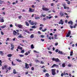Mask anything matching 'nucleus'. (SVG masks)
<instances>
[{"instance_id":"f257e3e1","label":"nucleus","mask_w":77,"mask_h":77,"mask_svg":"<svg viewBox=\"0 0 77 77\" xmlns=\"http://www.w3.org/2000/svg\"><path fill=\"white\" fill-rule=\"evenodd\" d=\"M51 70L52 71V74L53 75H55V74H56V69H52Z\"/></svg>"},{"instance_id":"f03ea898","label":"nucleus","mask_w":77,"mask_h":77,"mask_svg":"<svg viewBox=\"0 0 77 77\" xmlns=\"http://www.w3.org/2000/svg\"><path fill=\"white\" fill-rule=\"evenodd\" d=\"M52 60H53V61H55L56 62H59V59H58V58H53L52 59Z\"/></svg>"},{"instance_id":"7ed1b4c3","label":"nucleus","mask_w":77,"mask_h":77,"mask_svg":"<svg viewBox=\"0 0 77 77\" xmlns=\"http://www.w3.org/2000/svg\"><path fill=\"white\" fill-rule=\"evenodd\" d=\"M62 5L63 6L64 8L65 9H69V7L66 6V4H65V3L63 4H62Z\"/></svg>"},{"instance_id":"20e7f679","label":"nucleus","mask_w":77,"mask_h":77,"mask_svg":"<svg viewBox=\"0 0 77 77\" xmlns=\"http://www.w3.org/2000/svg\"><path fill=\"white\" fill-rule=\"evenodd\" d=\"M32 22V20H30L28 21V22L30 24V25H31V26H33L34 25H35V23H34V22Z\"/></svg>"},{"instance_id":"39448f33","label":"nucleus","mask_w":77,"mask_h":77,"mask_svg":"<svg viewBox=\"0 0 77 77\" xmlns=\"http://www.w3.org/2000/svg\"><path fill=\"white\" fill-rule=\"evenodd\" d=\"M45 7H44L42 8V10L43 11H48L49 10H50V9L48 8H44Z\"/></svg>"},{"instance_id":"423d86ee","label":"nucleus","mask_w":77,"mask_h":77,"mask_svg":"<svg viewBox=\"0 0 77 77\" xmlns=\"http://www.w3.org/2000/svg\"><path fill=\"white\" fill-rule=\"evenodd\" d=\"M29 12H35V9H32V8H30L29 9Z\"/></svg>"},{"instance_id":"0eeeda50","label":"nucleus","mask_w":77,"mask_h":77,"mask_svg":"<svg viewBox=\"0 0 77 77\" xmlns=\"http://www.w3.org/2000/svg\"><path fill=\"white\" fill-rule=\"evenodd\" d=\"M25 64V68L27 69H28V68H29V65L27 64V63H26Z\"/></svg>"},{"instance_id":"6e6552de","label":"nucleus","mask_w":77,"mask_h":77,"mask_svg":"<svg viewBox=\"0 0 77 77\" xmlns=\"http://www.w3.org/2000/svg\"><path fill=\"white\" fill-rule=\"evenodd\" d=\"M59 24H62V25H63V21L62 20V19L60 20V21L59 22Z\"/></svg>"},{"instance_id":"1a4fd4ad","label":"nucleus","mask_w":77,"mask_h":77,"mask_svg":"<svg viewBox=\"0 0 77 77\" xmlns=\"http://www.w3.org/2000/svg\"><path fill=\"white\" fill-rule=\"evenodd\" d=\"M17 26L19 29H22L23 28V25H21L18 24L17 25Z\"/></svg>"},{"instance_id":"9d476101","label":"nucleus","mask_w":77,"mask_h":77,"mask_svg":"<svg viewBox=\"0 0 77 77\" xmlns=\"http://www.w3.org/2000/svg\"><path fill=\"white\" fill-rule=\"evenodd\" d=\"M70 35H71V30H69L68 32V33L66 35V37H69V36H70Z\"/></svg>"},{"instance_id":"9b49d317","label":"nucleus","mask_w":77,"mask_h":77,"mask_svg":"<svg viewBox=\"0 0 77 77\" xmlns=\"http://www.w3.org/2000/svg\"><path fill=\"white\" fill-rule=\"evenodd\" d=\"M4 21H5L3 18H2L0 17V22H1V23H3Z\"/></svg>"},{"instance_id":"f8f14e48","label":"nucleus","mask_w":77,"mask_h":77,"mask_svg":"<svg viewBox=\"0 0 77 77\" xmlns=\"http://www.w3.org/2000/svg\"><path fill=\"white\" fill-rule=\"evenodd\" d=\"M11 50H13L14 48V45L12 44H11Z\"/></svg>"},{"instance_id":"ddd939ff","label":"nucleus","mask_w":77,"mask_h":77,"mask_svg":"<svg viewBox=\"0 0 77 77\" xmlns=\"http://www.w3.org/2000/svg\"><path fill=\"white\" fill-rule=\"evenodd\" d=\"M0 54L2 56H4V53L3 52V51H0Z\"/></svg>"},{"instance_id":"4468645a","label":"nucleus","mask_w":77,"mask_h":77,"mask_svg":"<svg viewBox=\"0 0 77 77\" xmlns=\"http://www.w3.org/2000/svg\"><path fill=\"white\" fill-rule=\"evenodd\" d=\"M68 24H70L72 26V25L73 24V22H72V21L70 20L69 21V22H68Z\"/></svg>"},{"instance_id":"2eb2a0df","label":"nucleus","mask_w":77,"mask_h":77,"mask_svg":"<svg viewBox=\"0 0 77 77\" xmlns=\"http://www.w3.org/2000/svg\"><path fill=\"white\" fill-rule=\"evenodd\" d=\"M55 66H57V67H58V66H59L56 64H54L51 66V68H54V67Z\"/></svg>"},{"instance_id":"dca6fc26","label":"nucleus","mask_w":77,"mask_h":77,"mask_svg":"<svg viewBox=\"0 0 77 77\" xmlns=\"http://www.w3.org/2000/svg\"><path fill=\"white\" fill-rule=\"evenodd\" d=\"M58 53H59V54H63V52H62V51H58Z\"/></svg>"},{"instance_id":"f3484780","label":"nucleus","mask_w":77,"mask_h":77,"mask_svg":"<svg viewBox=\"0 0 77 77\" xmlns=\"http://www.w3.org/2000/svg\"><path fill=\"white\" fill-rule=\"evenodd\" d=\"M17 32L15 30L13 31V34L14 35H16V34H17Z\"/></svg>"},{"instance_id":"a211bd4d","label":"nucleus","mask_w":77,"mask_h":77,"mask_svg":"<svg viewBox=\"0 0 77 77\" xmlns=\"http://www.w3.org/2000/svg\"><path fill=\"white\" fill-rule=\"evenodd\" d=\"M25 24L26 26H29V23L27 22H25Z\"/></svg>"},{"instance_id":"6ab92c4d","label":"nucleus","mask_w":77,"mask_h":77,"mask_svg":"<svg viewBox=\"0 0 77 77\" xmlns=\"http://www.w3.org/2000/svg\"><path fill=\"white\" fill-rule=\"evenodd\" d=\"M18 38H23V36L22 35V34H20V35H19Z\"/></svg>"},{"instance_id":"aec40b11","label":"nucleus","mask_w":77,"mask_h":77,"mask_svg":"<svg viewBox=\"0 0 77 77\" xmlns=\"http://www.w3.org/2000/svg\"><path fill=\"white\" fill-rule=\"evenodd\" d=\"M0 27L1 28H2V29H4V28H5V27H6V26L4 25V26H1Z\"/></svg>"},{"instance_id":"412c9836","label":"nucleus","mask_w":77,"mask_h":77,"mask_svg":"<svg viewBox=\"0 0 77 77\" xmlns=\"http://www.w3.org/2000/svg\"><path fill=\"white\" fill-rule=\"evenodd\" d=\"M60 15L61 16V17H63V15H64L63 13H62V12H60Z\"/></svg>"},{"instance_id":"4be33fe9","label":"nucleus","mask_w":77,"mask_h":77,"mask_svg":"<svg viewBox=\"0 0 77 77\" xmlns=\"http://www.w3.org/2000/svg\"><path fill=\"white\" fill-rule=\"evenodd\" d=\"M12 55L11 54H8V55L7 56L8 57H12Z\"/></svg>"},{"instance_id":"5701e85b","label":"nucleus","mask_w":77,"mask_h":77,"mask_svg":"<svg viewBox=\"0 0 77 77\" xmlns=\"http://www.w3.org/2000/svg\"><path fill=\"white\" fill-rule=\"evenodd\" d=\"M45 76H47V77H48L49 76H50V75H49V74L48 73H46L45 74Z\"/></svg>"},{"instance_id":"b1692460","label":"nucleus","mask_w":77,"mask_h":77,"mask_svg":"<svg viewBox=\"0 0 77 77\" xmlns=\"http://www.w3.org/2000/svg\"><path fill=\"white\" fill-rule=\"evenodd\" d=\"M73 55V51H71L70 53V56H72Z\"/></svg>"},{"instance_id":"393cba45","label":"nucleus","mask_w":77,"mask_h":77,"mask_svg":"<svg viewBox=\"0 0 77 77\" xmlns=\"http://www.w3.org/2000/svg\"><path fill=\"white\" fill-rule=\"evenodd\" d=\"M31 47L32 49L34 48V46H33V44L31 46Z\"/></svg>"},{"instance_id":"a878e982","label":"nucleus","mask_w":77,"mask_h":77,"mask_svg":"<svg viewBox=\"0 0 77 77\" xmlns=\"http://www.w3.org/2000/svg\"><path fill=\"white\" fill-rule=\"evenodd\" d=\"M35 20H38V19H40V17H35Z\"/></svg>"},{"instance_id":"bb28decb","label":"nucleus","mask_w":77,"mask_h":77,"mask_svg":"<svg viewBox=\"0 0 77 77\" xmlns=\"http://www.w3.org/2000/svg\"><path fill=\"white\" fill-rule=\"evenodd\" d=\"M32 29H36V26L34 25L33 26H32Z\"/></svg>"},{"instance_id":"cd10ccee","label":"nucleus","mask_w":77,"mask_h":77,"mask_svg":"<svg viewBox=\"0 0 77 77\" xmlns=\"http://www.w3.org/2000/svg\"><path fill=\"white\" fill-rule=\"evenodd\" d=\"M63 67H65V63H64L62 64Z\"/></svg>"},{"instance_id":"c85d7f7f","label":"nucleus","mask_w":77,"mask_h":77,"mask_svg":"<svg viewBox=\"0 0 77 77\" xmlns=\"http://www.w3.org/2000/svg\"><path fill=\"white\" fill-rule=\"evenodd\" d=\"M31 38H34V35L33 34H32L30 36Z\"/></svg>"},{"instance_id":"c756f323","label":"nucleus","mask_w":77,"mask_h":77,"mask_svg":"<svg viewBox=\"0 0 77 77\" xmlns=\"http://www.w3.org/2000/svg\"><path fill=\"white\" fill-rule=\"evenodd\" d=\"M16 60L19 62H21V60H19V59H16Z\"/></svg>"},{"instance_id":"7c9ffc66","label":"nucleus","mask_w":77,"mask_h":77,"mask_svg":"<svg viewBox=\"0 0 77 77\" xmlns=\"http://www.w3.org/2000/svg\"><path fill=\"white\" fill-rule=\"evenodd\" d=\"M12 65H13V66H15L16 65V64H14V62L13 61L12 62Z\"/></svg>"},{"instance_id":"2f4dec72","label":"nucleus","mask_w":77,"mask_h":77,"mask_svg":"<svg viewBox=\"0 0 77 77\" xmlns=\"http://www.w3.org/2000/svg\"><path fill=\"white\" fill-rule=\"evenodd\" d=\"M15 69H14V71L13 72L14 74H16L17 72H16V71H15Z\"/></svg>"},{"instance_id":"473e14b6","label":"nucleus","mask_w":77,"mask_h":77,"mask_svg":"<svg viewBox=\"0 0 77 77\" xmlns=\"http://www.w3.org/2000/svg\"><path fill=\"white\" fill-rule=\"evenodd\" d=\"M4 68H5V69H7V65H5L4 66Z\"/></svg>"},{"instance_id":"72a5a7b5","label":"nucleus","mask_w":77,"mask_h":77,"mask_svg":"<svg viewBox=\"0 0 77 77\" xmlns=\"http://www.w3.org/2000/svg\"><path fill=\"white\" fill-rule=\"evenodd\" d=\"M47 30V29L45 28L44 29V30H42V32H45V31H46Z\"/></svg>"},{"instance_id":"f704fd0d","label":"nucleus","mask_w":77,"mask_h":77,"mask_svg":"<svg viewBox=\"0 0 77 77\" xmlns=\"http://www.w3.org/2000/svg\"><path fill=\"white\" fill-rule=\"evenodd\" d=\"M20 53H24V50H22Z\"/></svg>"},{"instance_id":"c9c22d12","label":"nucleus","mask_w":77,"mask_h":77,"mask_svg":"<svg viewBox=\"0 0 77 77\" xmlns=\"http://www.w3.org/2000/svg\"><path fill=\"white\" fill-rule=\"evenodd\" d=\"M40 36H41V38H44V37H45L44 35H40Z\"/></svg>"},{"instance_id":"e433bc0d","label":"nucleus","mask_w":77,"mask_h":77,"mask_svg":"<svg viewBox=\"0 0 77 77\" xmlns=\"http://www.w3.org/2000/svg\"><path fill=\"white\" fill-rule=\"evenodd\" d=\"M58 51H59V49H57L55 50V52L56 53H57L58 52Z\"/></svg>"},{"instance_id":"4c0bfd02","label":"nucleus","mask_w":77,"mask_h":77,"mask_svg":"<svg viewBox=\"0 0 77 77\" xmlns=\"http://www.w3.org/2000/svg\"><path fill=\"white\" fill-rule=\"evenodd\" d=\"M54 36L55 37L54 39H57V38H57V35L56 34V35H54Z\"/></svg>"},{"instance_id":"58836bf2","label":"nucleus","mask_w":77,"mask_h":77,"mask_svg":"<svg viewBox=\"0 0 77 77\" xmlns=\"http://www.w3.org/2000/svg\"><path fill=\"white\" fill-rule=\"evenodd\" d=\"M29 55V54L27 53V52L25 54V56H27V55Z\"/></svg>"},{"instance_id":"ea45409f","label":"nucleus","mask_w":77,"mask_h":77,"mask_svg":"<svg viewBox=\"0 0 77 77\" xmlns=\"http://www.w3.org/2000/svg\"><path fill=\"white\" fill-rule=\"evenodd\" d=\"M19 56H20V57H24V55H19Z\"/></svg>"},{"instance_id":"a19ab883","label":"nucleus","mask_w":77,"mask_h":77,"mask_svg":"<svg viewBox=\"0 0 77 77\" xmlns=\"http://www.w3.org/2000/svg\"><path fill=\"white\" fill-rule=\"evenodd\" d=\"M1 34L2 35H4V33L2 31H1Z\"/></svg>"},{"instance_id":"79ce46f5","label":"nucleus","mask_w":77,"mask_h":77,"mask_svg":"<svg viewBox=\"0 0 77 77\" xmlns=\"http://www.w3.org/2000/svg\"><path fill=\"white\" fill-rule=\"evenodd\" d=\"M76 26H77V24H75L74 26H73V28H75Z\"/></svg>"},{"instance_id":"37998d69","label":"nucleus","mask_w":77,"mask_h":77,"mask_svg":"<svg viewBox=\"0 0 77 77\" xmlns=\"http://www.w3.org/2000/svg\"><path fill=\"white\" fill-rule=\"evenodd\" d=\"M71 64H69L68 65V66L69 67H71Z\"/></svg>"},{"instance_id":"c03bdc74","label":"nucleus","mask_w":77,"mask_h":77,"mask_svg":"<svg viewBox=\"0 0 77 77\" xmlns=\"http://www.w3.org/2000/svg\"><path fill=\"white\" fill-rule=\"evenodd\" d=\"M34 23L35 26H36V25L38 24V23L37 22H35Z\"/></svg>"},{"instance_id":"a18cd8bd","label":"nucleus","mask_w":77,"mask_h":77,"mask_svg":"<svg viewBox=\"0 0 77 77\" xmlns=\"http://www.w3.org/2000/svg\"><path fill=\"white\" fill-rule=\"evenodd\" d=\"M67 4H68V5H70V1H68L67 2Z\"/></svg>"},{"instance_id":"49530a36","label":"nucleus","mask_w":77,"mask_h":77,"mask_svg":"<svg viewBox=\"0 0 77 77\" xmlns=\"http://www.w3.org/2000/svg\"><path fill=\"white\" fill-rule=\"evenodd\" d=\"M43 71L44 72H47V70L46 69H44Z\"/></svg>"},{"instance_id":"de8ad7c7","label":"nucleus","mask_w":77,"mask_h":77,"mask_svg":"<svg viewBox=\"0 0 77 77\" xmlns=\"http://www.w3.org/2000/svg\"><path fill=\"white\" fill-rule=\"evenodd\" d=\"M63 75H64V74H63V73H62L61 74V77H63Z\"/></svg>"},{"instance_id":"09e8293b","label":"nucleus","mask_w":77,"mask_h":77,"mask_svg":"<svg viewBox=\"0 0 77 77\" xmlns=\"http://www.w3.org/2000/svg\"><path fill=\"white\" fill-rule=\"evenodd\" d=\"M22 17V16H19L18 17V18H19V19H21V17Z\"/></svg>"},{"instance_id":"8fccbe9b","label":"nucleus","mask_w":77,"mask_h":77,"mask_svg":"<svg viewBox=\"0 0 77 77\" xmlns=\"http://www.w3.org/2000/svg\"><path fill=\"white\" fill-rule=\"evenodd\" d=\"M3 2V1H2L0 0V4H2Z\"/></svg>"},{"instance_id":"3c124183","label":"nucleus","mask_w":77,"mask_h":77,"mask_svg":"<svg viewBox=\"0 0 77 77\" xmlns=\"http://www.w3.org/2000/svg\"><path fill=\"white\" fill-rule=\"evenodd\" d=\"M54 4L53 3H51V6H54Z\"/></svg>"},{"instance_id":"603ef678","label":"nucleus","mask_w":77,"mask_h":77,"mask_svg":"<svg viewBox=\"0 0 77 77\" xmlns=\"http://www.w3.org/2000/svg\"><path fill=\"white\" fill-rule=\"evenodd\" d=\"M57 45H58V43L57 42H56L55 43V45H56V46H57Z\"/></svg>"},{"instance_id":"864d4df0","label":"nucleus","mask_w":77,"mask_h":77,"mask_svg":"<svg viewBox=\"0 0 77 77\" xmlns=\"http://www.w3.org/2000/svg\"><path fill=\"white\" fill-rule=\"evenodd\" d=\"M40 26H42V27H44V25L42 24H40Z\"/></svg>"},{"instance_id":"5fc2aeb1","label":"nucleus","mask_w":77,"mask_h":77,"mask_svg":"<svg viewBox=\"0 0 77 77\" xmlns=\"http://www.w3.org/2000/svg\"><path fill=\"white\" fill-rule=\"evenodd\" d=\"M60 6V3H58L57 4V6Z\"/></svg>"},{"instance_id":"6e6d98bb","label":"nucleus","mask_w":77,"mask_h":77,"mask_svg":"<svg viewBox=\"0 0 77 77\" xmlns=\"http://www.w3.org/2000/svg\"><path fill=\"white\" fill-rule=\"evenodd\" d=\"M70 27L71 29H72L73 28V27H73V26H72L71 25H70Z\"/></svg>"},{"instance_id":"4d7b16f0","label":"nucleus","mask_w":77,"mask_h":77,"mask_svg":"<svg viewBox=\"0 0 77 77\" xmlns=\"http://www.w3.org/2000/svg\"><path fill=\"white\" fill-rule=\"evenodd\" d=\"M8 70H11V67H9L8 68Z\"/></svg>"},{"instance_id":"13d9d810","label":"nucleus","mask_w":77,"mask_h":77,"mask_svg":"<svg viewBox=\"0 0 77 77\" xmlns=\"http://www.w3.org/2000/svg\"><path fill=\"white\" fill-rule=\"evenodd\" d=\"M31 69H32V71H33V70H34V67H32V68H31Z\"/></svg>"},{"instance_id":"bf43d9fd","label":"nucleus","mask_w":77,"mask_h":77,"mask_svg":"<svg viewBox=\"0 0 77 77\" xmlns=\"http://www.w3.org/2000/svg\"><path fill=\"white\" fill-rule=\"evenodd\" d=\"M51 49V47L48 48V50H50Z\"/></svg>"},{"instance_id":"052dcab7","label":"nucleus","mask_w":77,"mask_h":77,"mask_svg":"<svg viewBox=\"0 0 77 77\" xmlns=\"http://www.w3.org/2000/svg\"><path fill=\"white\" fill-rule=\"evenodd\" d=\"M32 8H35V6H34V5H32Z\"/></svg>"},{"instance_id":"680f3d73","label":"nucleus","mask_w":77,"mask_h":77,"mask_svg":"<svg viewBox=\"0 0 77 77\" xmlns=\"http://www.w3.org/2000/svg\"><path fill=\"white\" fill-rule=\"evenodd\" d=\"M42 17H45L46 15H43V14H42Z\"/></svg>"},{"instance_id":"e2e57ef3","label":"nucleus","mask_w":77,"mask_h":77,"mask_svg":"<svg viewBox=\"0 0 77 77\" xmlns=\"http://www.w3.org/2000/svg\"><path fill=\"white\" fill-rule=\"evenodd\" d=\"M21 47V46L19 45L17 47V49H19L20 48V47Z\"/></svg>"},{"instance_id":"0e129e2a","label":"nucleus","mask_w":77,"mask_h":77,"mask_svg":"<svg viewBox=\"0 0 77 77\" xmlns=\"http://www.w3.org/2000/svg\"><path fill=\"white\" fill-rule=\"evenodd\" d=\"M41 63H42V64H44V63L43 61H41Z\"/></svg>"},{"instance_id":"69168bd1","label":"nucleus","mask_w":77,"mask_h":77,"mask_svg":"<svg viewBox=\"0 0 77 77\" xmlns=\"http://www.w3.org/2000/svg\"><path fill=\"white\" fill-rule=\"evenodd\" d=\"M2 69H5V67H4V66H2Z\"/></svg>"},{"instance_id":"338daca9","label":"nucleus","mask_w":77,"mask_h":77,"mask_svg":"<svg viewBox=\"0 0 77 77\" xmlns=\"http://www.w3.org/2000/svg\"><path fill=\"white\" fill-rule=\"evenodd\" d=\"M47 38H49V39H50V37H49V35H47Z\"/></svg>"},{"instance_id":"774afa93","label":"nucleus","mask_w":77,"mask_h":77,"mask_svg":"<svg viewBox=\"0 0 77 77\" xmlns=\"http://www.w3.org/2000/svg\"><path fill=\"white\" fill-rule=\"evenodd\" d=\"M40 30H41L42 29V27H40L39 28Z\"/></svg>"}]
</instances>
